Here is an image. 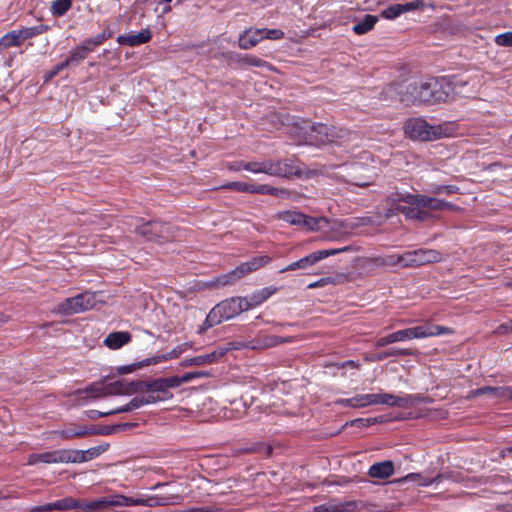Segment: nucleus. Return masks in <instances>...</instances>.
<instances>
[{
    "label": "nucleus",
    "instance_id": "f3484780",
    "mask_svg": "<svg viewBox=\"0 0 512 512\" xmlns=\"http://www.w3.org/2000/svg\"><path fill=\"white\" fill-rule=\"evenodd\" d=\"M292 340V337H281L260 332L256 335L255 338L242 344V347L252 350H263L276 347L282 343L292 342Z\"/></svg>",
    "mask_w": 512,
    "mask_h": 512
},
{
    "label": "nucleus",
    "instance_id": "4468645a",
    "mask_svg": "<svg viewBox=\"0 0 512 512\" xmlns=\"http://www.w3.org/2000/svg\"><path fill=\"white\" fill-rule=\"evenodd\" d=\"M432 399L423 394H405L397 396L390 393H383V405L408 409L415 407L419 403H431Z\"/></svg>",
    "mask_w": 512,
    "mask_h": 512
},
{
    "label": "nucleus",
    "instance_id": "f03ea898",
    "mask_svg": "<svg viewBox=\"0 0 512 512\" xmlns=\"http://www.w3.org/2000/svg\"><path fill=\"white\" fill-rule=\"evenodd\" d=\"M449 333H451V329L448 327L427 323L425 325L398 330L386 336L379 337L375 340L374 346L376 348H382L395 342L422 339Z\"/></svg>",
    "mask_w": 512,
    "mask_h": 512
},
{
    "label": "nucleus",
    "instance_id": "f257e3e1",
    "mask_svg": "<svg viewBox=\"0 0 512 512\" xmlns=\"http://www.w3.org/2000/svg\"><path fill=\"white\" fill-rule=\"evenodd\" d=\"M181 497L178 494L164 495H139L137 497L126 496L123 494H114L101 497L92 501L84 500V512H102L113 507H131V506H168L179 503Z\"/></svg>",
    "mask_w": 512,
    "mask_h": 512
},
{
    "label": "nucleus",
    "instance_id": "8fccbe9b",
    "mask_svg": "<svg viewBox=\"0 0 512 512\" xmlns=\"http://www.w3.org/2000/svg\"><path fill=\"white\" fill-rule=\"evenodd\" d=\"M79 295H80V298H82L84 311L92 309L95 306V303H96L95 293L84 292Z\"/></svg>",
    "mask_w": 512,
    "mask_h": 512
},
{
    "label": "nucleus",
    "instance_id": "0eeeda50",
    "mask_svg": "<svg viewBox=\"0 0 512 512\" xmlns=\"http://www.w3.org/2000/svg\"><path fill=\"white\" fill-rule=\"evenodd\" d=\"M270 261L271 257L267 255L253 257L250 260L241 263L229 273L220 275L215 279L214 283L218 287L232 285L246 274L258 270L259 268L268 264Z\"/></svg>",
    "mask_w": 512,
    "mask_h": 512
},
{
    "label": "nucleus",
    "instance_id": "c9c22d12",
    "mask_svg": "<svg viewBox=\"0 0 512 512\" xmlns=\"http://www.w3.org/2000/svg\"><path fill=\"white\" fill-rule=\"evenodd\" d=\"M356 507L355 501L333 503L329 502L317 507L318 512H348Z\"/></svg>",
    "mask_w": 512,
    "mask_h": 512
},
{
    "label": "nucleus",
    "instance_id": "13d9d810",
    "mask_svg": "<svg viewBox=\"0 0 512 512\" xmlns=\"http://www.w3.org/2000/svg\"><path fill=\"white\" fill-rule=\"evenodd\" d=\"M109 415H112L110 413V411L101 412V411H98V410H95V409H91V410L86 411V416L89 419H91V420H96L98 418L106 417V416H109Z\"/></svg>",
    "mask_w": 512,
    "mask_h": 512
},
{
    "label": "nucleus",
    "instance_id": "49530a36",
    "mask_svg": "<svg viewBox=\"0 0 512 512\" xmlns=\"http://www.w3.org/2000/svg\"><path fill=\"white\" fill-rule=\"evenodd\" d=\"M260 31H262L263 40H281L285 36L284 32L280 29L261 28Z\"/></svg>",
    "mask_w": 512,
    "mask_h": 512
},
{
    "label": "nucleus",
    "instance_id": "7c9ffc66",
    "mask_svg": "<svg viewBox=\"0 0 512 512\" xmlns=\"http://www.w3.org/2000/svg\"><path fill=\"white\" fill-rule=\"evenodd\" d=\"M277 288L275 287H264L260 290L255 291L251 296L247 298V306L248 310L260 306L266 300H268L274 293H276Z\"/></svg>",
    "mask_w": 512,
    "mask_h": 512
},
{
    "label": "nucleus",
    "instance_id": "4be33fe9",
    "mask_svg": "<svg viewBox=\"0 0 512 512\" xmlns=\"http://www.w3.org/2000/svg\"><path fill=\"white\" fill-rule=\"evenodd\" d=\"M424 6L423 0H414L405 4H393L383 9L380 12V17L386 20H394L406 12L423 9Z\"/></svg>",
    "mask_w": 512,
    "mask_h": 512
},
{
    "label": "nucleus",
    "instance_id": "c756f323",
    "mask_svg": "<svg viewBox=\"0 0 512 512\" xmlns=\"http://www.w3.org/2000/svg\"><path fill=\"white\" fill-rule=\"evenodd\" d=\"M132 335L128 331H117L107 335L104 344L113 350L120 349L124 345L130 343Z\"/></svg>",
    "mask_w": 512,
    "mask_h": 512
},
{
    "label": "nucleus",
    "instance_id": "3c124183",
    "mask_svg": "<svg viewBox=\"0 0 512 512\" xmlns=\"http://www.w3.org/2000/svg\"><path fill=\"white\" fill-rule=\"evenodd\" d=\"M493 397L512 400V388L507 386L495 387Z\"/></svg>",
    "mask_w": 512,
    "mask_h": 512
},
{
    "label": "nucleus",
    "instance_id": "4d7b16f0",
    "mask_svg": "<svg viewBox=\"0 0 512 512\" xmlns=\"http://www.w3.org/2000/svg\"><path fill=\"white\" fill-rule=\"evenodd\" d=\"M431 216L432 215H431L430 211H428V209L425 208V206L418 207L417 215H416L417 221L425 222V221L429 220L431 218Z\"/></svg>",
    "mask_w": 512,
    "mask_h": 512
},
{
    "label": "nucleus",
    "instance_id": "473e14b6",
    "mask_svg": "<svg viewBox=\"0 0 512 512\" xmlns=\"http://www.w3.org/2000/svg\"><path fill=\"white\" fill-rule=\"evenodd\" d=\"M166 360V357L165 356H153V357H150V358H147V359H144L140 362H137V363H133V364H130V365H124V366H119L117 368V371L119 374H128V373H131V372H134L135 370L137 369H140V368H143V367H146V366H149V365H155V364H158L162 361Z\"/></svg>",
    "mask_w": 512,
    "mask_h": 512
},
{
    "label": "nucleus",
    "instance_id": "6e6552de",
    "mask_svg": "<svg viewBox=\"0 0 512 512\" xmlns=\"http://www.w3.org/2000/svg\"><path fill=\"white\" fill-rule=\"evenodd\" d=\"M136 232L148 241H154L159 244L172 240L174 227L167 222L148 221L136 228Z\"/></svg>",
    "mask_w": 512,
    "mask_h": 512
},
{
    "label": "nucleus",
    "instance_id": "412c9836",
    "mask_svg": "<svg viewBox=\"0 0 512 512\" xmlns=\"http://www.w3.org/2000/svg\"><path fill=\"white\" fill-rule=\"evenodd\" d=\"M412 195L411 193L393 192L388 195L385 200L384 216L389 219L398 214H403L404 208L406 207V196Z\"/></svg>",
    "mask_w": 512,
    "mask_h": 512
},
{
    "label": "nucleus",
    "instance_id": "a878e982",
    "mask_svg": "<svg viewBox=\"0 0 512 512\" xmlns=\"http://www.w3.org/2000/svg\"><path fill=\"white\" fill-rule=\"evenodd\" d=\"M152 39V32L149 28H145L138 33H128L126 35H119L116 41L120 45H126L129 47L139 46L141 44L148 43Z\"/></svg>",
    "mask_w": 512,
    "mask_h": 512
},
{
    "label": "nucleus",
    "instance_id": "20e7f679",
    "mask_svg": "<svg viewBox=\"0 0 512 512\" xmlns=\"http://www.w3.org/2000/svg\"><path fill=\"white\" fill-rule=\"evenodd\" d=\"M419 88L421 104L446 102L454 93L451 81L445 77L430 78L426 81L421 80Z\"/></svg>",
    "mask_w": 512,
    "mask_h": 512
},
{
    "label": "nucleus",
    "instance_id": "7ed1b4c3",
    "mask_svg": "<svg viewBox=\"0 0 512 512\" xmlns=\"http://www.w3.org/2000/svg\"><path fill=\"white\" fill-rule=\"evenodd\" d=\"M247 310L248 306L246 297H231L225 299L210 310L203 323L204 328H212Z\"/></svg>",
    "mask_w": 512,
    "mask_h": 512
},
{
    "label": "nucleus",
    "instance_id": "f8f14e48",
    "mask_svg": "<svg viewBox=\"0 0 512 512\" xmlns=\"http://www.w3.org/2000/svg\"><path fill=\"white\" fill-rule=\"evenodd\" d=\"M131 385L133 386L132 390L136 392H158L162 394L160 396L161 399L168 400L173 397L172 393H170L168 390L170 388L178 387V382L176 380H172L171 377H166L157 378L151 381L131 382Z\"/></svg>",
    "mask_w": 512,
    "mask_h": 512
},
{
    "label": "nucleus",
    "instance_id": "e2e57ef3",
    "mask_svg": "<svg viewBox=\"0 0 512 512\" xmlns=\"http://www.w3.org/2000/svg\"><path fill=\"white\" fill-rule=\"evenodd\" d=\"M68 66L67 62L63 60L62 62L56 64L53 69L50 71V78L58 75L62 70L66 69Z\"/></svg>",
    "mask_w": 512,
    "mask_h": 512
},
{
    "label": "nucleus",
    "instance_id": "bf43d9fd",
    "mask_svg": "<svg viewBox=\"0 0 512 512\" xmlns=\"http://www.w3.org/2000/svg\"><path fill=\"white\" fill-rule=\"evenodd\" d=\"M219 510L220 508L215 505H205L201 507L190 508L187 512H216Z\"/></svg>",
    "mask_w": 512,
    "mask_h": 512
},
{
    "label": "nucleus",
    "instance_id": "c03bdc74",
    "mask_svg": "<svg viewBox=\"0 0 512 512\" xmlns=\"http://www.w3.org/2000/svg\"><path fill=\"white\" fill-rule=\"evenodd\" d=\"M4 40L6 48L19 47L22 45V39L18 30H12L1 37Z\"/></svg>",
    "mask_w": 512,
    "mask_h": 512
},
{
    "label": "nucleus",
    "instance_id": "5fc2aeb1",
    "mask_svg": "<svg viewBox=\"0 0 512 512\" xmlns=\"http://www.w3.org/2000/svg\"><path fill=\"white\" fill-rule=\"evenodd\" d=\"M386 353H387L388 357L413 355L412 350H410L408 348H401V349L391 348V349L387 350Z\"/></svg>",
    "mask_w": 512,
    "mask_h": 512
},
{
    "label": "nucleus",
    "instance_id": "6ab92c4d",
    "mask_svg": "<svg viewBox=\"0 0 512 512\" xmlns=\"http://www.w3.org/2000/svg\"><path fill=\"white\" fill-rule=\"evenodd\" d=\"M344 407L364 408L371 405H383V393L357 394L351 398H344L337 401Z\"/></svg>",
    "mask_w": 512,
    "mask_h": 512
},
{
    "label": "nucleus",
    "instance_id": "5701e85b",
    "mask_svg": "<svg viewBox=\"0 0 512 512\" xmlns=\"http://www.w3.org/2000/svg\"><path fill=\"white\" fill-rule=\"evenodd\" d=\"M108 444L91 447L87 450L68 449L69 463H84L91 461L108 449Z\"/></svg>",
    "mask_w": 512,
    "mask_h": 512
},
{
    "label": "nucleus",
    "instance_id": "864d4df0",
    "mask_svg": "<svg viewBox=\"0 0 512 512\" xmlns=\"http://www.w3.org/2000/svg\"><path fill=\"white\" fill-rule=\"evenodd\" d=\"M495 387L483 386L470 392L471 397H478L482 395H494Z\"/></svg>",
    "mask_w": 512,
    "mask_h": 512
},
{
    "label": "nucleus",
    "instance_id": "b1692460",
    "mask_svg": "<svg viewBox=\"0 0 512 512\" xmlns=\"http://www.w3.org/2000/svg\"><path fill=\"white\" fill-rule=\"evenodd\" d=\"M62 440H72L97 434L95 426L72 424L71 426L55 432Z\"/></svg>",
    "mask_w": 512,
    "mask_h": 512
},
{
    "label": "nucleus",
    "instance_id": "dca6fc26",
    "mask_svg": "<svg viewBox=\"0 0 512 512\" xmlns=\"http://www.w3.org/2000/svg\"><path fill=\"white\" fill-rule=\"evenodd\" d=\"M84 500H77L73 497H64L53 503H47L39 506L30 508V512H50V511H66V510H77L78 512H84Z\"/></svg>",
    "mask_w": 512,
    "mask_h": 512
},
{
    "label": "nucleus",
    "instance_id": "72a5a7b5",
    "mask_svg": "<svg viewBox=\"0 0 512 512\" xmlns=\"http://www.w3.org/2000/svg\"><path fill=\"white\" fill-rule=\"evenodd\" d=\"M223 355H224V352L213 351L211 353H207L204 355H199V356L185 359L182 364L185 367L211 364Z\"/></svg>",
    "mask_w": 512,
    "mask_h": 512
},
{
    "label": "nucleus",
    "instance_id": "aec40b11",
    "mask_svg": "<svg viewBox=\"0 0 512 512\" xmlns=\"http://www.w3.org/2000/svg\"><path fill=\"white\" fill-rule=\"evenodd\" d=\"M277 218L290 225L305 226L309 230H313L318 224L316 218L295 210H285L278 212Z\"/></svg>",
    "mask_w": 512,
    "mask_h": 512
},
{
    "label": "nucleus",
    "instance_id": "c85d7f7f",
    "mask_svg": "<svg viewBox=\"0 0 512 512\" xmlns=\"http://www.w3.org/2000/svg\"><path fill=\"white\" fill-rule=\"evenodd\" d=\"M394 474V463L391 460L374 463L368 470L371 478L387 479Z\"/></svg>",
    "mask_w": 512,
    "mask_h": 512
},
{
    "label": "nucleus",
    "instance_id": "4c0bfd02",
    "mask_svg": "<svg viewBox=\"0 0 512 512\" xmlns=\"http://www.w3.org/2000/svg\"><path fill=\"white\" fill-rule=\"evenodd\" d=\"M258 167H259V162H257V161L246 162V161L240 160V161H233V162L226 163V168L229 171H233V172H239L241 170H246V171H249L254 174H259Z\"/></svg>",
    "mask_w": 512,
    "mask_h": 512
},
{
    "label": "nucleus",
    "instance_id": "f704fd0d",
    "mask_svg": "<svg viewBox=\"0 0 512 512\" xmlns=\"http://www.w3.org/2000/svg\"><path fill=\"white\" fill-rule=\"evenodd\" d=\"M132 388L131 382L128 383L123 380L115 381L105 385L106 396L136 393Z\"/></svg>",
    "mask_w": 512,
    "mask_h": 512
},
{
    "label": "nucleus",
    "instance_id": "79ce46f5",
    "mask_svg": "<svg viewBox=\"0 0 512 512\" xmlns=\"http://www.w3.org/2000/svg\"><path fill=\"white\" fill-rule=\"evenodd\" d=\"M370 262L376 267L396 266L398 265V254L374 257L370 259Z\"/></svg>",
    "mask_w": 512,
    "mask_h": 512
},
{
    "label": "nucleus",
    "instance_id": "1a4fd4ad",
    "mask_svg": "<svg viewBox=\"0 0 512 512\" xmlns=\"http://www.w3.org/2000/svg\"><path fill=\"white\" fill-rule=\"evenodd\" d=\"M220 188L250 194L272 195L281 198L288 197L290 195L289 190L285 188H276L268 184H249L241 181L228 182Z\"/></svg>",
    "mask_w": 512,
    "mask_h": 512
},
{
    "label": "nucleus",
    "instance_id": "a19ab883",
    "mask_svg": "<svg viewBox=\"0 0 512 512\" xmlns=\"http://www.w3.org/2000/svg\"><path fill=\"white\" fill-rule=\"evenodd\" d=\"M72 4V0H54L50 7L51 14L55 17H62L71 9Z\"/></svg>",
    "mask_w": 512,
    "mask_h": 512
},
{
    "label": "nucleus",
    "instance_id": "603ef678",
    "mask_svg": "<svg viewBox=\"0 0 512 512\" xmlns=\"http://www.w3.org/2000/svg\"><path fill=\"white\" fill-rule=\"evenodd\" d=\"M127 426H129V424H127V423L117 424V425H113V426H106L103 429H97V434L96 435H98V434H100V435H110V434L114 433L117 430H121V429L126 428Z\"/></svg>",
    "mask_w": 512,
    "mask_h": 512
},
{
    "label": "nucleus",
    "instance_id": "cd10ccee",
    "mask_svg": "<svg viewBox=\"0 0 512 512\" xmlns=\"http://www.w3.org/2000/svg\"><path fill=\"white\" fill-rule=\"evenodd\" d=\"M263 40L262 31L260 29L248 28L239 36L238 46L241 49L248 50L255 47Z\"/></svg>",
    "mask_w": 512,
    "mask_h": 512
},
{
    "label": "nucleus",
    "instance_id": "338daca9",
    "mask_svg": "<svg viewBox=\"0 0 512 512\" xmlns=\"http://www.w3.org/2000/svg\"><path fill=\"white\" fill-rule=\"evenodd\" d=\"M133 411L130 405L127 403L121 407L115 408L113 410H110V413L113 414H119V413H126Z\"/></svg>",
    "mask_w": 512,
    "mask_h": 512
},
{
    "label": "nucleus",
    "instance_id": "09e8293b",
    "mask_svg": "<svg viewBox=\"0 0 512 512\" xmlns=\"http://www.w3.org/2000/svg\"><path fill=\"white\" fill-rule=\"evenodd\" d=\"M494 42L496 45L501 47H511L512 46V31H508L502 34H499L495 37Z\"/></svg>",
    "mask_w": 512,
    "mask_h": 512
},
{
    "label": "nucleus",
    "instance_id": "37998d69",
    "mask_svg": "<svg viewBox=\"0 0 512 512\" xmlns=\"http://www.w3.org/2000/svg\"><path fill=\"white\" fill-rule=\"evenodd\" d=\"M431 194H446L452 195L459 192V187L456 185H437L431 184L427 190Z\"/></svg>",
    "mask_w": 512,
    "mask_h": 512
},
{
    "label": "nucleus",
    "instance_id": "e433bc0d",
    "mask_svg": "<svg viewBox=\"0 0 512 512\" xmlns=\"http://www.w3.org/2000/svg\"><path fill=\"white\" fill-rule=\"evenodd\" d=\"M377 22H378L377 16H374L371 14H366L362 21L356 23L353 26L352 30L356 35H364V34L368 33L369 31H371Z\"/></svg>",
    "mask_w": 512,
    "mask_h": 512
},
{
    "label": "nucleus",
    "instance_id": "a211bd4d",
    "mask_svg": "<svg viewBox=\"0 0 512 512\" xmlns=\"http://www.w3.org/2000/svg\"><path fill=\"white\" fill-rule=\"evenodd\" d=\"M27 463L35 465L38 463L45 464H58L69 463L68 449H57L53 451H46L43 453H32L28 456Z\"/></svg>",
    "mask_w": 512,
    "mask_h": 512
},
{
    "label": "nucleus",
    "instance_id": "6e6d98bb",
    "mask_svg": "<svg viewBox=\"0 0 512 512\" xmlns=\"http://www.w3.org/2000/svg\"><path fill=\"white\" fill-rule=\"evenodd\" d=\"M418 207L419 205L417 204H406L403 215L406 217V219L416 220Z\"/></svg>",
    "mask_w": 512,
    "mask_h": 512
},
{
    "label": "nucleus",
    "instance_id": "2eb2a0df",
    "mask_svg": "<svg viewBox=\"0 0 512 512\" xmlns=\"http://www.w3.org/2000/svg\"><path fill=\"white\" fill-rule=\"evenodd\" d=\"M407 204H417L425 206L428 211H442V210H456L458 209L454 204L424 194H413L404 198Z\"/></svg>",
    "mask_w": 512,
    "mask_h": 512
},
{
    "label": "nucleus",
    "instance_id": "69168bd1",
    "mask_svg": "<svg viewBox=\"0 0 512 512\" xmlns=\"http://www.w3.org/2000/svg\"><path fill=\"white\" fill-rule=\"evenodd\" d=\"M164 400L165 399H161L160 396H155L153 393L152 394H148L146 396L143 395L144 405L152 404V403H156L158 401H164Z\"/></svg>",
    "mask_w": 512,
    "mask_h": 512
},
{
    "label": "nucleus",
    "instance_id": "58836bf2",
    "mask_svg": "<svg viewBox=\"0 0 512 512\" xmlns=\"http://www.w3.org/2000/svg\"><path fill=\"white\" fill-rule=\"evenodd\" d=\"M50 27L48 25L40 24L32 27H24L22 29H18L20 33V37L22 42L34 38L36 36L42 35L46 33Z\"/></svg>",
    "mask_w": 512,
    "mask_h": 512
},
{
    "label": "nucleus",
    "instance_id": "393cba45",
    "mask_svg": "<svg viewBox=\"0 0 512 512\" xmlns=\"http://www.w3.org/2000/svg\"><path fill=\"white\" fill-rule=\"evenodd\" d=\"M222 56L230 61H233L235 63H238V64H243V65H248V66H254V67H259V68H268V69H272V65L257 57V56H254V55H251V54H237V53H234V52H226V53H223Z\"/></svg>",
    "mask_w": 512,
    "mask_h": 512
},
{
    "label": "nucleus",
    "instance_id": "a18cd8bd",
    "mask_svg": "<svg viewBox=\"0 0 512 512\" xmlns=\"http://www.w3.org/2000/svg\"><path fill=\"white\" fill-rule=\"evenodd\" d=\"M87 55L78 47L76 46L70 51L69 56L65 59L68 66H78L81 62H83L86 59Z\"/></svg>",
    "mask_w": 512,
    "mask_h": 512
},
{
    "label": "nucleus",
    "instance_id": "2f4dec72",
    "mask_svg": "<svg viewBox=\"0 0 512 512\" xmlns=\"http://www.w3.org/2000/svg\"><path fill=\"white\" fill-rule=\"evenodd\" d=\"M83 303L82 298H80V295H77L75 297L67 298L61 303L58 304V312L65 314V315H71L75 313L83 312Z\"/></svg>",
    "mask_w": 512,
    "mask_h": 512
},
{
    "label": "nucleus",
    "instance_id": "423d86ee",
    "mask_svg": "<svg viewBox=\"0 0 512 512\" xmlns=\"http://www.w3.org/2000/svg\"><path fill=\"white\" fill-rule=\"evenodd\" d=\"M259 173L273 177L290 178L302 173L299 162L295 158L269 159L259 162Z\"/></svg>",
    "mask_w": 512,
    "mask_h": 512
},
{
    "label": "nucleus",
    "instance_id": "0e129e2a",
    "mask_svg": "<svg viewBox=\"0 0 512 512\" xmlns=\"http://www.w3.org/2000/svg\"><path fill=\"white\" fill-rule=\"evenodd\" d=\"M128 404L130 405L132 410H135V409H138V408L144 406L143 395L134 397L132 400H130L128 402Z\"/></svg>",
    "mask_w": 512,
    "mask_h": 512
},
{
    "label": "nucleus",
    "instance_id": "9b49d317",
    "mask_svg": "<svg viewBox=\"0 0 512 512\" xmlns=\"http://www.w3.org/2000/svg\"><path fill=\"white\" fill-rule=\"evenodd\" d=\"M348 134L349 131L347 129L325 123L312 124L309 131L310 138L317 144H327L345 139L348 137Z\"/></svg>",
    "mask_w": 512,
    "mask_h": 512
},
{
    "label": "nucleus",
    "instance_id": "ea45409f",
    "mask_svg": "<svg viewBox=\"0 0 512 512\" xmlns=\"http://www.w3.org/2000/svg\"><path fill=\"white\" fill-rule=\"evenodd\" d=\"M442 479V475L438 474L434 478L424 477L420 473H410L405 477L401 478L398 482L406 481H417L421 486H430L433 483H439Z\"/></svg>",
    "mask_w": 512,
    "mask_h": 512
},
{
    "label": "nucleus",
    "instance_id": "de8ad7c7",
    "mask_svg": "<svg viewBox=\"0 0 512 512\" xmlns=\"http://www.w3.org/2000/svg\"><path fill=\"white\" fill-rule=\"evenodd\" d=\"M85 392L93 398H101L106 396L105 386L92 384L85 389Z\"/></svg>",
    "mask_w": 512,
    "mask_h": 512
},
{
    "label": "nucleus",
    "instance_id": "774afa93",
    "mask_svg": "<svg viewBox=\"0 0 512 512\" xmlns=\"http://www.w3.org/2000/svg\"><path fill=\"white\" fill-rule=\"evenodd\" d=\"M92 45H95V47H98L102 45L106 40L104 34H97L96 36L92 37Z\"/></svg>",
    "mask_w": 512,
    "mask_h": 512
},
{
    "label": "nucleus",
    "instance_id": "bb28decb",
    "mask_svg": "<svg viewBox=\"0 0 512 512\" xmlns=\"http://www.w3.org/2000/svg\"><path fill=\"white\" fill-rule=\"evenodd\" d=\"M420 81H414L405 86L404 90H400V101L405 105H420Z\"/></svg>",
    "mask_w": 512,
    "mask_h": 512
},
{
    "label": "nucleus",
    "instance_id": "680f3d73",
    "mask_svg": "<svg viewBox=\"0 0 512 512\" xmlns=\"http://www.w3.org/2000/svg\"><path fill=\"white\" fill-rule=\"evenodd\" d=\"M92 39L91 38H88V39H85L81 45H79L78 47L86 54L88 55L90 52L94 51V49L96 48L95 45H92Z\"/></svg>",
    "mask_w": 512,
    "mask_h": 512
},
{
    "label": "nucleus",
    "instance_id": "39448f33",
    "mask_svg": "<svg viewBox=\"0 0 512 512\" xmlns=\"http://www.w3.org/2000/svg\"><path fill=\"white\" fill-rule=\"evenodd\" d=\"M404 133L412 140L433 141L445 135L441 125H430L422 118H410L404 123Z\"/></svg>",
    "mask_w": 512,
    "mask_h": 512
},
{
    "label": "nucleus",
    "instance_id": "052dcab7",
    "mask_svg": "<svg viewBox=\"0 0 512 512\" xmlns=\"http://www.w3.org/2000/svg\"><path fill=\"white\" fill-rule=\"evenodd\" d=\"M172 380H176L178 382V386L183 383H188L194 379V375L192 372H187L182 376H171Z\"/></svg>",
    "mask_w": 512,
    "mask_h": 512
},
{
    "label": "nucleus",
    "instance_id": "ddd939ff",
    "mask_svg": "<svg viewBox=\"0 0 512 512\" xmlns=\"http://www.w3.org/2000/svg\"><path fill=\"white\" fill-rule=\"evenodd\" d=\"M347 250H348V248L344 247V248H339V249H323V250H318V251L312 252L309 255H307L295 262L290 263L285 268H282L280 270V273H284L287 271H294L297 269H306V268L316 264L317 262H319L322 259H325L329 256H333V255H336L338 253H341V252H344Z\"/></svg>",
    "mask_w": 512,
    "mask_h": 512
},
{
    "label": "nucleus",
    "instance_id": "9d476101",
    "mask_svg": "<svg viewBox=\"0 0 512 512\" xmlns=\"http://www.w3.org/2000/svg\"><path fill=\"white\" fill-rule=\"evenodd\" d=\"M442 255L433 249H417L398 254V265L402 267H418L440 261Z\"/></svg>",
    "mask_w": 512,
    "mask_h": 512
}]
</instances>
